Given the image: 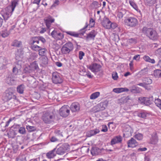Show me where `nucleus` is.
<instances>
[{
	"mask_svg": "<svg viewBox=\"0 0 161 161\" xmlns=\"http://www.w3.org/2000/svg\"><path fill=\"white\" fill-rule=\"evenodd\" d=\"M142 33L150 40L155 41L158 38V33L153 28L144 26L142 28Z\"/></svg>",
	"mask_w": 161,
	"mask_h": 161,
	"instance_id": "obj_1",
	"label": "nucleus"
},
{
	"mask_svg": "<svg viewBox=\"0 0 161 161\" xmlns=\"http://www.w3.org/2000/svg\"><path fill=\"white\" fill-rule=\"evenodd\" d=\"M18 0H13L11 2V4L5 8L4 14L2 15L5 20H7L11 16L15 7L18 4Z\"/></svg>",
	"mask_w": 161,
	"mask_h": 161,
	"instance_id": "obj_2",
	"label": "nucleus"
},
{
	"mask_svg": "<svg viewBox=\"0 0 161 161\" xmlns=\"http://www.w3.org/2000/svg\"><path fill=\"white\" fill-rule=\"evenodd\" d=\"M16 99V97L13 95V90L12 88H9L6 90L3 93L2 99L4 102H7L11 99Z\"/></svg>",
	"mask_w": 161,
	"mask_h": 161,
	"instance_id": "obj_3",
	"label": "nucleus"
},
{
	"mask_svg": "<svg viewBox=\"0 0 161 161\" xmlns=\"http://www.w3.org/2000/svg\"><path fill=\"white\" fill-rule=\"evenodd\" d=\"M54 116L50 112H46L44 113L42 116V119L45 123L49 124L53 121Z\"/></svg>",
	"mask_w": 161,
	"mask_h": 161,
	"instance_id": "obj_4",
	"label": "nucleus"
},
{
	"mask_svg": "<svg viewBox=\"0 0 161 161\" xmlns=\"http://www.w3.org/2000/svg\"><path fill=\"white\" fill-rule=\"evenodd\" d=\"M69 145L67 143H64L57 148L56 153L58 155H63L69 150Z\"/></svg>",
	"mask_w": 161,
	"mask_h": 161,
	"instance_id": "obj_5",
	"label": "nucleus"
},
{
	"mask_svg": "<svg viewBox=\"0 0 161 161\" xmlns=\"http://www.w3.org/2000/svg\"><path fill=\"white\" fill-rule=\"evenodd\" d=\"M31 48L33 50H37L40 48L39 41L38 37H33L31 38L30 41Z\"/></svg>",
	"mask_w": 161,
	"mask_h": 161,
	"instance_id": "obj_6",
	"label": "nucleus"
},
{
	"mask_svg": "<svg viewBox=\"0 0 161 161\" xmlns=\"http://www.w3.org/2000/svg\"><path fill=\"white\" fill-rule=\"evenodd\" d=\"M73 48V45L71 42H69L64 44L61 48V50L63 54H67L72 51Z\"/></svg>",
	"mask_w": 161,
	"mask_h": 161,
	"instance_id": "obj_7",
	"label": "nucleus"
},
{
	"mask_svg": "<svg viewBox=\"0 0 161 161\" xmlns=\"http://www.w3.org/2000/svg\"><path fill=\"white\" fill-rule=\"evenodd\" d=\"M124 22L128 26L130 27H135L138 24V20L133 17L128 18L125 19Z\"/></svg>",
	"mask_w": 161,
	"mask_h": 161,
	"instance_id": "obj_8",
	"label": "nucleus"
},
{
	"mask_svg": "<svg viewBox=\"0 0 161 161\" xmlns=\"http://www.w3.org/2000/svg\"><path fill=\"white\" fill-rule=\"evenodd\" d=\"M107 105V102L106 101L101 102L94 106L92 108V111L96 113L104 110Z\"/></svg>",
	"mask_w": 161,
	"mask_h": 161,
	"instance_id": "obj_9",
	"label": "nucleus"
},
{
	"mask_svg": "<svg viewBox=\"0 0 161 161\" xmlns=\"http://www.w3.org/2000/svg\"><path fill=\"white\" fill-rule=\"evenodd\" d=\"M39 69L38 65L36 61H35L32 63L31 65L28 67H26L24 69L25 73H32L35 70H37Z\"/></svg>",
	"mask_w": 161,
	"mask_h": 161,
	"instance_id": "obj_10",
	"label": "nucleus"
},
{
	"mask_svg": "<svg viewBox=\"0 0 161 161\" xmlns=\"http://www.w3.org/2000/svg\"><path fill=\"white\" fill-rule=\"evenodd\" d=\"M70 110L68 105L63 106L59 109L60 115L64 117H67L69 114Z\"/></svg>",
	"mask_w": 161,
	"mask_h": 161,
	"instance_id": "obj_11",
	"label": "nucleus"
},
{
	"mask_svg": "<svg viewBox=\"0 0 161 161\" xmlns=\"http://www.w3.org/2000/svg\"><path fill=\"white\" fill-rule=\"evenodd\" d=\"M88 68L92 72H98L100 71L101 66L97 63H94L87 66Z\"/></svg>",
	"mask_w": 161,
	"mask_h": 161,
	"instance_id": "obj_12",
	"label": "nucleus"
},
{
	"mask_svg": "<svg viewBox=\"0 0 161 161\" xmlns=\"http://www.w3.org/2000/svg\"><path fill=\"white\" fill-rule=\"evenodd\" d=\"M52 80L55 84H60L63 82V80L57 72H53L52 74Z\"/></svg>",
	"mask_w": 161,
	"mask_h": 161,
	"instance_id": "obj_13",
	"label": "nucleus"
},
{
	"mask_svg": "<svg viewBox=\"0 0 161 161\" xmlns=\"http://www.w3.org/2000/svg\"><path fill=\"white\" fill-rule=\"evenodd\" d=\"M44 21L47 27L49 28L51 26V24L54 21V19L50 15L45 17Z\"/></svg>",
	"mask_w": 161,
	"mask_h": 161,
	"instance_id": "obj_14",
	"label": "nucleus"
},
{
	"mask_svg": "<svg viewBox=\"0 0 161 161\" xmlns=\"http://www.w3.org/2000/svg\"><path fill=\"white\" fill-rule=\"evenodd\" d=\"M80 108V104L77 102L72 103L70 106V109L73 112H77L79 111Z\"/></svg>",
	"mask_w": 161,
	"mask_h": 161,
	"instance_id": "obj_15",
	"label": "nucleus"
},
{
	"mask_svg": "<svg viewBox=\"0 0 161 161\" xmlns=\"http://www.w3.org/2000/svg\"><path fill=\"white\" fill-rule=\"evenodd\" d=\"M51 35L54 38H57L58 39H62L64 37L63 33L58 32L57 31L54 30L51 33Z\"/></svg>",
	"mask_w": 161,
	"mask_h": 161,
	"instance_id": "obj_16",
	"label": "nucleus"
},
{
	"mask_svg": "<svg viewBox=\"0 0 161 161\" xmlns=\"http://www.w3.org/2000/svg\"><path fill=\"white\" fill-rule=\"evenodd\" d=\"M102 25L106 29H110L114 24H112L111 22L108 18L103 19L102 22Z\"/></svg>",
	"mask_w": 161,
	"mask_h": 161,
	"instance_id": "obj_17",
	"label": "nucleus"
},
{
	"mask_svg": "<svg viewBox=\"0 0 161 161\" xmlns=\"http://www.w3.org/2000/svg\"><path fill=\"white\" fill-rule=\"evenodd\" d=\"M128 147L133 148L138 145V143L136 140L133 138L127 142Z\"/></svg>",
	"mask_w": 161,
	"mask_h": 161,
	"instance_id": "obj_18",
	"label": "nucleus"
},
{
	"mask_svg": "<svg viewBox=\"0 0 161 161\" xmlns=\"http://www.w3.org/2000/svg\"><path fill=\"white\" fill-rule=\"evenodd\" d=\"M40 65L43 67L45 66L48 64V58L45 56H42L39 58Z\"/></svg>",
	"mask_w": 161,
	"mask_h": 161,
	"instance_id": "obj_19",
	"label": "nucleus"
},
{
	"mask_svg": "<svg viewBox=\"0 0 161 161\" xmlns=\"http://www.w3.org/2000/svg\"><path fill=\"white\" fill-rule=\"evenodd\" d=\"M97 34V32L95 30H92L87 34L86 38L87 40H94V38Z\"/></svg>",
	"mask_w": 161,
	"mask_h": 161,
	"instance_id": "obj_20",
	"label": "nucleus"
},
{
	"mask_svg": "<svg viewBox=\"0 0 161 161\" xmlns=\"http://www.w3.org/2000/svg\"><path fill=\"white\" fill-rule=\"evenodd\" d=\"M128 12L125 9L119 10L117 12V16L119 19L122 18L124 16H126V13Z\"/></svg>",
	"mask_w": 161,
	"mask_h": 161,
	"instance_id": "obj_21",
	"label": "nucleus"
},
{
	"mask_svg": "<svg viewBox=\"0 0 161 161\" xmlns=\"http://www.w3.org/2000/svg\"><path fill=\"white\" fill-rule=\"evenodd\" d=\"M144 103L146 105L148 106L152 103L154 101V98L153 96L149 97H144L143 98Z\"/></svg>",
	"mask_w": 161,
	"mask_h": 161,
	"instance_id": "obj_22",
	"label": "nucleus"
},
{
	"mask_svg": "<svg viewBox=\"0 0 161 161\" xmlns=\"http://www.w3.org/2000/svg\"><path fill=\"white\" fill-rule=\"evenodd\" d=\"M122 141L121 136H119L113 138L111 141V144L113 145L116 143L120 142Z\"/></svg>",
	"mask_w": 161,
	"mask_h": 161,
	"instance_id": "obj_23",
	"label": "nucleus"
},
{
	"mask_svg": "<svg viewBox=\"0 0 161 161\" xmlns=\"http://www.w3.org/2000/svg\"><path fill=\"white\" fill-rule=\"evenodd\" d=\"M56 148H55L53 150L49 151L46 154V157L49 159L53 158L56 156V154L55 153Z\"/></svg>",
	"mask_w": 161,
	"mask_h": 161,
	"instance_id": "obj_24",
	"label": "nucleus"
},
{
	"mask_svg": "<svg viewBox=\"0 0 161 161\" xmlns=\"http://www.w3.org/2000/svg\"><path fill=\"white\" fill-rule=\"evenodd\" d=\"M99 130L96 129L94 130H90L88 131L86 133V136L88 137H90L91 136L95 135L99 132Z\"/></svg>",
	"mask_w": 161,
	"mask_h": 161,
	"instance_id": "obj_25",
	"label": "nucleus"
},
{
	"mask_svg": "<svg viewBox=\"0 0 161 161\" xmlns=\"http://www.w3.org/2000/svg\"><path fill=\"white\" fill-rule=\"evenodd\" d=\"M131 100L129 96L127 97H123L118 99V103L120 105L124 104L125 103H126L128 102V100Z\"/></svg>",
	"mask_w": 161,
	"mask_h": 161,
	"instance_id": "obj_26",
	"label": "nucleus"
},
{
	"mask_svg": "<svg viewBox=\"0 0 161 161\" xmlns=\"http://www.w3.org/2000/svg\"><path fill=\"white\" fill-rule=\"evenodd\" d=\"M129 89L126 88H114L113 91L116 93H120L124 92H128Z\"/></svg>",
	"mask_w": 161,
	"mask_h": 161,
	"instance_id": "obj_27",
	"label": "nucleus"
},
{
	"mask_svg": "<svg viewBox=\"0 0 161 161\" xmlns=\"http://www.w3.org/2000/svg\"><path fill=\"white\" fill-rule=\"evenodd\" d=\"M101 6L100 4H99L97 2L93 1L90 5V7L91 9L97 8Z\"/></svg>",
	"mask_w": 161,
	"mask_h": 161,
	"instance_id": "obj_28",
	"label": "nucleus"
},
{
	"mask_svg": "<svg viewBox=\"0 0 161 161\" xmlns=\"http://www.w3.org/2000/svg\"><path fill=\"white\" fill-rule=\"evenodd\" d=\"M23 54L22 51L18 50L15 53L16 59L17 60H19L21 59L23 57Z\"/></svg>",
	"mask_w": 161,
	"mask_h": 161,
	"instance_id": "obj_29",
	"label": "nucleus"
},
{
	"mask_svg": "<svg viewBox=\"0 0 161 161\" xmlns=\"http://www.w3.org/2000/svg\"><path fill=\"white\" fill-rule=\"evenodd\" d=\"M130 92L133 93H138L140 92V90L139 88L136 87L134 85L130 87Z\"/></svg>",
	"mask_w": 161,
	"mask_h": 161,
	"instance_id": "obj_30",
	"label": "nucleus"
},
{
	"mask_svg": "<svg viewBox=\"0 0 161 161\" xmlns=\"http://www.w3.org/2000/svg\"><path fill=\"white\" fill-rule=\"evenodd\" d=\"M25 86L23 84H21L17 87V90L18 92L22 94L23 93Z\"/></svg>",
	"mask_w": 161,
	"mask_h": 161,
	"instance_id": "obj_31",
	"label": "nucleus"
},
{
	"mask_svg": "<svg viewBox=\"0 0 161 161\" xmlns=\"http://www.w3.org/2000/svg\"><path fill=\"white\" fill-rule=\"evenodd\" d=\"M143 59L144 60L147 62L154 64L155 63V61L153 59H151L148 56L145 55L143 57Z\"/></svg>",
	"mask_w": 161,
	"mask_h": 161,
	"instance_id": "obj_32",
	"label": "nucleus"
},
{
	"mask_svg": "<svg viewBox=\"0 0 161 161\" xmlns=\"http://www.w3.org/2000/svg\"><path fill=\"white\" fill-rule=\"evenodd\" d=\"M158 141V138L156 133L152 136L151 139V143L152 144H155Z\"/></svg>",
	"mask_w": 161,
	"mask_h": 161,
	"instance_id": "obj_33",
	"label": "nucleus"
},
{
	"mask_svg": "<svg viewBox=\"0 0 161 161\" xmlns=\"http://www.w3.org/2000/svg\"><path fill=\"white\" fill-rule=\"evenodd\" d=\"M7 63V61L5 58L2 57H0V66L1 67L6 65Z\"/></svg>",
	"mask_w": 161,
	"mask_h": 161,
	"instance_id": "obj_34",
	"label": "nucleus"
},
{
	"mask_svg": "<svg viewBox=\"0 0 161 161\" xmlns=\"http://www.w3.org/2000/svg\"><path fill=\"white\" fill-rule=\"evenodd\" d=\"M7 83L10 85H14L16 83L15 80L11 77H8L7 79Z\"/></svg>",
	"mask_w": 161,
	"mask_h": 161,
	"instance_id": "obj_35",
	"label": "nucleus"
},
{
	"mask_svg": "<svg viewBox=\"0 0 161 161\" xmlns=\"http://www.w3.org/2000/svg\"><path fill=\"white\" fill-rule=\"evenodd\" d=\"M147 114L145 112H139L137 114V115L139 117L143 119H145L147 117Z\"/></svg>",
	"mask_w": 161,
	"mask_h": 161,
	"instance_id": "obj_36",
	"label": "nucleus"
},
{
	"mask_svg": "<svg viewBox=\"0 0 161 161\" xmlns=\"http://www.w3.org/2000/svg\"><path fill=\"white\" fill-rule=\"evenodd\" d=\"M100 93L99 92H96L92 93L90 96V98L91 99H94L97 98L100 95Z\"/></svg>",
	"mask_w": 161,
	"mask_h": 161,
	"instance_id": "obj_37",
	"label": "nucleus"
},
{
	"mask_svg": "<svg viewBox=\"0 0 161 161\" xmlns=\"http://www.w3.org/2000/svg\"><path fill=\"white\" fill-rule=\"evenodd\" d=\"M34 51H39V54L40 55L42 56H44L45 54L46 50L44 49H42V47L40 46V48L36 50H34Z\"/></svg>",
	"mask_w": 161,
	"mask_h": 161,
	"instance_id": "obj_38",
	"label": "nucleus"
},
{
	"mask_svg": "<svg viewBox=\"0 0 161 161\" xmlns=\"http://www.w3.org/2000/svg\"><path fill=\"white\" fill-rule=\"evenodd\" d=\"M22 44L21 42L18 41L17 40H14L12 44V46L16 47H20Z\"/></svg>",
	"mask_w": 161,
	"mask_h": 161,
	"instance_id": "obj_39",
	"label": "nucleus"
},
{
	"mask_svg": "<svg viewBox=\"0 0 161 161\" xmlns=\"http://www.w3.org/2000/svg\"><path fill=\"white\" fill-rule=\"evenodd\" d=\"M154 75L156 77H161V70L156 69L154 71Z\"/></svg>",
	"mask_w": 161,
	"mask_h": 161,
	"instance_id": "obj_40",
	"label": "nucleus"
},
{
	"mask_svg": "<svg viewBox=\"0 0 161 161\" xmlns=\"http://www.w3.org/2000/svg\"><path fill=\"white\" fill-rule=\"evenodd\" d=\"M156 0H144L145 3L147 5L151 6L155 3Z\"/></svg>",
	"mask_w": 161,
	"mask_h": 161,
	"instance_id": "obj_41",
	"label": "nucleus"
},
{
	"mask_svg": "<svg viewBox=\"0 0 161 161\" xmlns=\"http://www.w3.org/2000/svg\"><path fill=\"white\" fill-rule=\"evenodd\" d=\"M100 151V150L98 148L96 147L91 151V153L92 155H96Z\"/></svg>",
	"mask_w": 161,
	"mask_h": 161,
	"instance_id": "obj_42",
	"label": "nucleus"
},
{
	"mask_svg": "<svg viewBox=\"0 0 161 161\" xmlns=\"http://www.w3.org/2000/svg\"><path fill=\"white\" fill-rule=\"evenodd\" d=\"M154 103L156 105L161 109V100L159 98L155 99Z\"/></svg>",
	"mask_w": 161,
	"mask_h": 161,
	"instance_id": "obj_43",
	"label": "nucleus"
},
{
	"mask_svg": "<svg viewBox=\"0 0 161 161\" xmlns=\"http://www.w3.org/2000/svg\"><path fill=\"white\" fill-rule=\"evenodd\" d=\"M66 33L68 35L75 37H78L79 36V34L76 33L75 32L72 31H67Z\"/></svg>",
	"mask_w": 161,
	"mask_h": 161,
	"instance_id": "obj_44",
	"label": "nucleus"
},
{
	"mask_svg": "<svg viewBox=\"0 0 161 161\" xmlns=\"http://www.w3.org/2000/svg\"><path fill=\"white\" fill-rule=\"evenodd\" d=\"M18 132L20 134L24 135L25 134L26 131L25 129L23 127H19Z\"/></svg>",
	"mask_w": 161,
	"mask_h": 161,
	"instance_id": "obj_45",
	"label": "nucleus"
},
{
	"mask_svg": "<svg viewBox=\"0 0 161 161\" xmlns=\"http://www.w3.org/2000/svg\"><path fill=\"white\" fill-rule=\"evenodd\" d=\"M19 63L20 62L19 61L15 63L14 66V69H18L19 70H20L21 68V64Z\"/></svg>",
	"mask_w": 161,
	"mask_h": 161,
	"instance_id": "obj_46",
	"label": "nucleus"
},
{
	"mask_svg": "<svg viewBox=\"0 0 161 161\" xmlns=\"http://www.w3.org/2000/svg\"><path fill=\"white\" fill-rule=\"evenodd\" d=\"M135 137L137 140H141L143 138V135L142 134L139 133L136 135Z\"/></svg>",
	"mask_w": 161,
	"mask_h": 161,
	"instance_id": "obj_47",
	"label": "nucleus"
},
{
	"mask_svg": "<svg viewBox=\"0 0 161 161\" xmlns=\"http://www.w3.org/2000/svg\"><path fill=\"white\" fill-rule=\"evenodd\" d=\"M144 81H145L144 83L146 84H150L152 83V80L149 78H145Z\"/></svg>",
	"mask_w": 161,
	"mask_h": 161,
	"instance_id": "obj_48",
	"label": "nucleus"
},
{
	"mask_svg": "<svg viewBox=\"0 0 161 161\" xmlns=\"http://www.w3.org/2000/svg\"><path fill=\"white\" fill-rule=\"evenodd\" d=\"M139 73L141 75H143L147 74V69L144 68V69H142L140 71Z\"/></svg>",
	"mask_w": 161,
	"mask_h": 161,
	"instance_id": "obj_49",
	"label": "nucleus"
},
{
	"mask_svg": "<svg viewBox=\"0 0 161 161\" xmlns=\"http://www.w3.org/2000/svg\"><path fill=\"white\" fill-rule=\"evenodd\" d=\"M21 161H26V157L24 155H21L19 156L18 158V160Z\"/></svg>",
	"mask_w": 161,
	"mask_h": 161,
	"instance_id": "obj_50",
	"label": "nucleus"
},
{
	"mask_svg": "<svg viewBox=\"0 0 161 161\" xmlns=\"http://www.w3.org/2000/svg\"><path fill=\"white\" fill-rule=\"evenodd\" d=\"M95 20L92 18H90V20L89 25L91 27L94 26L95 25Z\"/></svg>",
	"mask_w": 161,
	"mask_h": 161,
	"instance_id": "obj_51",
	"label": "nucleus"
},
{
	"mask_svg": "<svg viewBox=\"0 0 161 161\" xmlns=\"http://www.w3.org/2000/svg\"><path fill=\"white\" fill-rule=\"evenodd\" d=\"M27 129L29 131H32L34 130L35 127L34 126L28 125L26 126Z\"/></svg>",
	"mask_w": 161,
	"mask_h": 161,
	"instance_id": "obj_52",
	"label": "nucleus"
},
{
	"mask_svg": "<svg viewBox=\"0 0 161 161\" xmlns=\"http://www.w3.org/2000/svg\"><path fill=\"white\" fill-rule=\"evenodd\" d=\"M84 53L81 51H79V58L80 60H81L83 58V57L84 56Z\"/></svg>",
	"mask_w": 161,
	"mask_h": 161,
	"instance_id": "obj_53",
	"label": "nucleus"
},
{
	"mask_svg": "<svg viewBox=\"0 0 161 161\" xmlns=\"http://www.w3.org/2000/svg\"><path fill=\"white\" fill-rule=\"evenodd\" d=\"M37 55L36 53H32L30 55V58L34 60L37 57Z\"/></svg>",
	"mask_w": 161,
	"mask_h": 161,
	"instance_id": "obj_54",
	"label": "nucleus"
},
{
	"mask_svg": "<svg viewBox=\"0 0 161 161\" xmlns=\"http://www.w3.org/2000/svg\"><path fill=\"white\" fill-rule=\"evenodd\" d=\"M9 35V33L7 31H4L3 32L2 34V36L3 37H5L8 36Z\"/></svg>",
	"mask_w": 161,
	"mask_h": 161,
	"instance_id": "obj_55",
	"label": "nucleus"
},
{
	"mask_svg": "<svg viewBox=\"0 0 161 161\" xmlns=\"http://www.w3.org/2000/svg\"><path fill=\"white\" fill-rule=\"evenodd\" d=\"M130 5L134 8L135 10H137L138 9L137 7L136 4L133 2H130Z\"/></svg>",
	"mask_w": 161,
	"mask_h": 161,
	"instance_id": "obj_56",
	"label": "nucleus"
},
{
	"mask_svg": "<svg viewBox=\"0 0 161 161\" xmlns=\"http://www.w3.org/2000/svg\"><path fill=\"white\" fill-rule=\"evenodd\" d=\"M50 140L51 142H55L58 141V140L54 136H52L50 138Z\"/></svg>",
	"mask_w": 161,
	"mask_h": 161,
	"instance_id": "obj_57",
	"label": "nucleus"
},
{
	"mask_svg": "<svg viewBox=\"0 0 161 161\" xmlns=\"http://www.w3.org/2000/svg\"><path fill=\"white\" fill-rule=\"evenodd\" d=\"M155 53L157 55H160L161 56V47L155 51Z\"/></svg>",
	"mask_w": 161,
	"mask_h": 161,
	"instance_id": "obj_58",
	"label": "nucleus"
},
{
	"mask_svg": "<svg viewBox=\"0 0 161 161\" xmlns=\"http://www.w3.org/2000/svg\"><path fill=\"white\" fill-rule=\"evenodd\" d=\"M113 78L114 80H116L118 78L117 73L115 72L112 74Z\"/></svg>",
	"mask_w": 161,
	"mask_h": 161,
	"instance_id": "obj_59",
	"label": "nucleus"
},
{
	"mask_svg": "<svg viewBox=\"0 0 161 161\" xmlns=\"http://www.w3.org/2000/svg\"><path fill=\"white\" fill-rule=\"evenodd\" d=\"M140 59V55L137 54L135 55L133 58V59L136 60L137 61H139Z\"/></svg>",
	"mask_w": 161,
	"mask_h": 161,
	"instance_id": "obj_60",
	"label": "nucleus"
},
{
	"mask_svg": "<svg viewBox=\"0 0 161 161\" xmlns=\"http://www.w3.org/2000/svg\"><path fill=\"white\" fill-rule=\"evenodd\" d=\"M129 42L131 43H135L136 42V40L134 38H131L128 39Z\"/></svg>",
	"mask_w": 161,
	"mask_h": 161,
	"instance_id": "obj_61",
	"label": "nucleus"
},
{
	"mask_svg": "<svg viewBox=\"0 0 161 161\" xmlns=\"http://www.w3.org/2000/svg\"><path fill=\"white\" fill-rule=\"evenodd\" d=\"M39 39V41H41L43 43H44L46 42V41L44 38L42 36H38Z\"/></svg>",
	"mask_w": 161,
	"mask_h": 161,
	"instance_id": "obj_62",
	"label": "nucleus"
},
{
	"mask_svg": "<svg viewBox=\"0 0 161 161\" xmlns=\"http://www.w3.org/2000/svg\"><path fill=\"white\" fill-rule=\"evenodd\" d=\"M129 66L130 67V69L131 70H133V62L132 61H131L130 64H129Z\"/></svg>",
	"mask_w": 161,
	"mask_h": 161,
	"instance_id": "obj_63",
	"label": "nucleus"
},
{
	"mask_svg": "<svg viewBox=\"0 0 161 161\" xmlns=\"http://www.w3.org/2000/svg\"><path fill=\"white\" fill-rule=\"evenodd\" d=\"M86 75L90 78H92V77L91 75V73L89 71L86 72Z\"/></svg>",
	"mask_w": 161,
	"mask_h": 161,
	"instance_id": "obj_64",
	"label": "nucleus"
}]
</instances>
